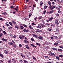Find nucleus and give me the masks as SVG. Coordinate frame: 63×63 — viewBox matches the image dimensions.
I'll return each instance as SVG.
<instances>
[{"label":"nucleus","mask_w":63,"mask_h":63,"mask_svg":"<svg viewBox=\"0 0 63 63\" xmlns=\"http://www.w3.org/2000/svg\"><path fill=\"white\" fill-rule=\"evenodd\" d=\"M19 37L20 39H21V40H22V39H23V38H24V36L23 35L22 36L20 35L19 36Z\"/></svg>","instance_id":"1"},{"label":"nucleus","mask_w":63,"mask_h":63,"mask_svg":"<svg viewBox=\"0 0 63 63\" xmlns=\"http://www.w3.org/2000/svg\"><path fill=\"white\" fill-rule=\"evenodd\" d=\"M37 27L38 28H42V26L40 25H38V26H37Z\"/></svg>","instance_id":"2"},{"label":"nucleus","mask_w":63,"mask_h":63,"mask_svg":"<svg viewBox=\"0 0 63 63\" xmlns=\"http://www.w3.org/2000/svg\"><path fill=\"white\" fill-rule=\"evenodd\" d=\"M38 39L39 40H43V38L42 36H39L38 37Z\"/></svg>","instance_id":"3"},{"label":"nucleus","mask_w":63,"mask_h":63,"mask_svg":"<svg viewBox=\"0 0 63 63\" xmlns=\"http://www.w3.org/2000/svg\"><path fill=\"white\" fill-rule=\"evenodd\" d=\"M12 60L15 63H16V60L15 59V58H13L12 59Z\"/></svg>","instance_id":"4"},{"label":"nucleus","mask_w":63,"mask_h":63,"mask_svg":"<svg viewBox=\"0 0 63 63\" xmlns=\"http://www.w3.org/2000/svg\"><path fill=\"white\" fill-rule=\"evenodd\" d=\"M41 26L42 27H43V28H44L45 27V25H44L43 24H41Z\"/></svg>","instance_id":"5"},{"label":"nucleus","mask_w":63,"mask_h":63,"mask_svg":"<svg viewBox=\"0 0 63 63\" xmlns=\"http://www.w3.org/2000/svg\"><path fill=\"white\" fill-rule=\"evenodd\" d=\"M4 52L6 54H8V51L7 50H5L4 51Z\"/></svg>","instance_id":"6"},{"label":"nucleus","mask_w":63,"mask_h":63,"mask_svg":"<svg viewBox=\"0 0 63 63\" xmlns=\"http://www.w3.org/2000/svg\"><path fill=\"white\" fill-rule=\"evenodd\" d=\"M23 31L24 32H28V31L26 29H24Z\"/></svg>","instance_id":"7"},{"label":"nucleus","mask_w":63,"mask_h":63,"mask_svg":"<svg viewBox=\"0 0 63 63\" xmlns=\"http://www.w3.org/2000/svg\"><path fill=\"white\" fill-rule=\"evenodd\" d=\"M29 27L30 29H33V28L32 27L31 25L29 26Z\"/></svg>","instance_id":"8"},{"label":"nucleus","mask_w":63,"mask_h":63,"mask_svg":"<svg viewBox=\"0 0 63 63\" xmlns=\"http://www.w3.org/2000/svg\"><path fill=\"white\" fill-rule=\"evenodd\" d=\"M25 47H26V48L28 49H29V47H28V46L27 45H26Z\"/></svg>","instance_id":"9"},{"label":"nucleus","mask_w":63,"mask_h":63,"mask_svg":"<svg viewBox=\"0 0 63 63\" xmlns=\"http://www.w3.org/2000/svg\"><path fill=\"white\" fill-rule=\"evenodd\" d=\"M21 56H22L23 57H24V58H25V56H24V55H23V54L21 53Z\"/></svg>","instance_id":"10"},{"label":"nucleus","mask_w":63,"mask_h":63,"mask_svg":"<svg viewBox=\"0 0 63 63\" xmlns=\"http://www.w3.org/2000/svg\"><path fill=\"white\" fill-rule=\"evenodd\" d=\"M37 32H42V31L39 29H37Z\"/></svg>","instance_id":"11"},{"label":"nucleus","mask_w":63,"mask_h":63,"mask_svg":"<svg viewBox=\"0 0 63 63\" xmlns=\"http://www.w3.org/2000/svg\"><path fill=\"white\" fill-rule=\"evenodd\" d=\"M8 44L9 45H14V43H13L12 42L9 43Z\"/></svg>","instance_id":"12"},{"label":"nucleus","mask_w":63,"mask_h":63,"mask_svg":"<svg viewBox=\"0 0 63 63\" xmlns=\"http://www.w3.org/2000/svg\"><path fill=\"white\" fill-rule=\"evenodd\" d=\"M45 43L46 45H48V42H47V41H46L45 42Z\"/></svg>","instance_id":"13"},{"label":"nucleus","mask_w":63,"mask_h":63,"mask_svg":"<svg viewBox=\"0 0 63 63\" xmlns=\"http://www.w3.org/2000/svg\"><path fill=\"white\" fill-rule=\"evenodd\" d=\"M49 19V20H50V21H51V20H52L53 19V17H51Z\"/></svg>","instance_id":"14"},{"label":"nucleus","mask_w":63,"mask_h":63,"mask_svg":"<svg viewBox=\"0 0 63 63\" xmlns=\"http://www.w3.org/2000/svg\"><path fill=\"white\" fill-rule=\"evenodd\" d=\"M2 40L3 42H7V39H4V38L2 39Z\"/></svg>","instance_id":"15"},{"label":"nucleus","mask_w":63,"mask_h":63,"mask_svg":"<svg viewBox=\"0 0 63 63\" xmlns=\"http://www.w3.org/2000/svg\"><path fill=\"white\" fill-rule=\"evenodd\" d=\"M52 49L53 50H57V48H52Z\"/></svg>","instance_id":"16"},{"label":"nucleus","mask_w":63,"mask_h":63,"mask_svg":"<svg viewBox=\"0 0 63 63\" xmlns=\"http://www.w3.org/2000/svg\"><path fill=\"white\" fill-rule=\"evenodd\" d=\"M0 56L2 57V58H3V54H1V53H0Z\"/></svg>","instance_id":"17"},{"label":"nucleus","mask_w":63,"mask_h":63,"mask_svg":"<svg viewBox=\"0 0 63 63\" xmlns=\"http://www.w3.org/2000/svg\"><path fill=\"white\" fill-rule=\"evenodd\" d=\"M56 8V7L55 6H53L51 8H50V10H53L54 8Z\"/></svg>","instance_id":"18"},{"label":"nucleus","mask_w":63,"mask_h":63,"mask_svg":"<svg viewBox=\"0 0 63 63\" xmlns=\"http://www.w3.org/2000/svg\"><path fill=\"white\" fill-rule=\"evenodd\" d=\"M31 45L32 46V47H35V48H36V46H35L33 44H31Z\"/></svg>","instance_id":"19"},{"label":"nucleus","mask_w":63,"mask_h":63,"mask_svg":"<svg viewBox=\"0 0 63 63\" xmlns=\"http://www.w3.org/2000/svg\"><path fill=\"white\" fill-rule=\"evenodd\" d=\"M42 23H43V24H45V25H46V23L45 22L42 21Z\"/></svg>","instance_id":"20"},{"label":"nucleus","mask_w":63,"mask_h":63,"mask_svg":"<svg viewBox=\"0 0 63 63\" xmlns=\"http://www.w3.org/2000/svg\"><path fill=\"white\" fill-rule=\"evenodd\" d=\"M13 47L14 48H16V45L14 44L13 45Z\"/></svg>","instance_id":"21"},{"label":"nucleus","mask_w":63,"mask_h":63,"mask_svg":"<svg viewBox=\"0 0 63 63\" xmlns=\"http://www.w3.org/2000/svg\"><path fill=\"white\" fill-rule=\"evenodd\" d=\"M43 1H41L40 2V5L41 6H42V5H43Z\"/></svg>","instance_id":"22"},{"label":"nucleus","mask_w":63,"mask_h":63,"mask_svg":"<svg viewBox=\"0 0 63 63\" xmlns=\"http://www.w3.org/2000/svg\"><path fill=\"white\" fill-rule=\"evenodd\" d=\"M24 42L25 43H28V41H27V40H24Z\"/></svg>","instance_id":"23"},{"label":"nucleus","mask_w":63,"mask_h":63,"mask_svg":"<svg viewBox=\"0 0 63 63\" xmlns=\"http://www.w3.org/2000/svg\"><path fill=\"white\" fill-rule=\"evenodd\" d=\"M15 27L16 28H17V29H18L19 28V27L17 26H15Z\"/></svg>","instance_id":"24"},{"label":"nucleus","mask_w":63,"mask_h":63,"mask_svg":"<svg viewBox=\"0 0 63 63\" xmlns=\"http://www.w3.org/2000/svg\"><path fill=\"white\" fill-rule=\"evenodd\" d=\"M54 45L55 46H58V44L57 43H54Z\"/></svg>","instance_id":"25"},{"label":"nucleus","mask_w":63,"mask_h":63,"mask_svg":"<svg viewBox=\"0 0 63 63\" xmlns=\"http://www.w3.org/2000/svg\"><path fill=\"white\" fill-rule=\"evenodd\" d=\"M31 39L32 40V41H33V42H35V40L33 38H31Z\"/></svg>","instance_id":"26"},{"label":"nucleus","mask_w":63,"mask_h":63,"mask_svg":"<svg viewBox=\"0 0 63 63\" xmlns=\"http://www.w3.org/2000/svg\"><path fill=\"white\" fill-rule=\"evenodd\" d=\"M9 24L11 26H13V24H12V23H11V22H9Z\"/></svg>","instance_id":"27"},{"label":"nucleus","mask_w":63,"mask_h":63,"mask_svg":"<svg viewBox=\"0 0 63 63\" xmlns=\"http://www.w3.org/2000/svg\"><path fill=\"white\" fill-rule=\"evenodd\" d=\"M47 6H45L44 7V9L45 10L47 9Z\"/></svg>","instance_id":"28"},{"label":"nucleus","mask_w":63,"mask_h":63,"mask_svg":"<svg viewBox=\"0 0 63 63\" xmlns=\"http://www.w3.org/2000/svg\"><path fill=\"white\" fill-rule=\"evenodd\" d=\"M17 37V36L16 35H15L13 36V37L14 38H16V37Z\"/></svg>","instance_id":"29"},{"label":"nucleus","mask_w":63,"mask_h":63,"mask_svg":"<svg viewBox=\"0 0 63 63\" xmlns=\"http://www.w3.org/2000/svg\"><path fill=\"white\" fill-rule=\"evenodd\" d=\"M3 32L4 34H5V35H7V33H6V32H5V31H3Z\"/></svg>","instance_id":"30"},{"label":"nucleus","mask_w":63,"mask_h":63,"mask_svg":"<svg viewBox=\"0 0 63 63\" xmlns=\"http://www.w3.org/2000/svg\"><path fill=\"white\" fill-rule=\"evenodd\" d=\"M51 54H52V55H54V56H55V54L52 53V52H51Z\"/></svg>","instance_id":"31"},{"label":"nucleus","mask_w":63,"mask_h":63,"mask_svg":"<svg viewBox=\"0 0 63 63\" xmlns=\"http://www.w3.org/2000/svg\"><path fill=\"white\" fill-rule=\"evenodd\" d=\"M58 51H63V50H62L61 49H58Z\"/></svg>","instance_id":"32"},{"label":"nucleus","mask_w":63,"mask_h":63,"mask_svg":"<svg viewBox=\"0 0 63 63\" xmlns=\"http://www.w3.org/2000/svg\"><path fill=\"white\" fill-rule=\"evenodd\" d=\"M36 44L37 45H38V46H41V45H40V44H39L38 43H36Z\"/></svg>","instance_id":"33"},{"label":"nucleus","mask_w":63,"mask_h":63,"mask_svg":"<svg viewBox=\"0 0 63 63\" xmlns=\"http://www.w3.org/2000/svg\"><path fill=\"white\" fill-rule=\"evenodd\" d=\"M57 2H59V3H61V1H59V0H57Z\"/></svg>","instance_id":"34"},{"label":"nucleus","mask_w":63,"mask_h":63,"mask_svg":"<svg viewBox=\"0 0 63 63\" xmlns=\"http://www.w3.org/2000/svg\"><path fill=\"white\" fill-rule=\"evenodd\" d=\"M8 28L9 29H12V27L11 26H9L8 27Z\"/></svg>","instance_id":"35"},{"label":"nucleus","mask_w":63,"mask_h":63,"mask_svg":"<svg viewBox=\"0 0 63 63\" xmlns=\"http://www.w3.org/2000/svg\"><path fill=\"white\" fill-rule=\"evenodd\" d=\"M20 28H21V29H23L24 27L23 26H20Z\"/></svg>","instance_id":"36"},{"label":"nucleus","mask_w":63,"mask_h":63,"mask_svg":"<svg viewBox=\"0 0 63 63\" xmlns=\"http://www.w3.org/2000/svg\"><path fill=\"white\" fill-rule=\"evenodd\" d=\"M55 24H56V25H57L58 26V25L59 23H58V22H55Z\"/></svg>","instance_id":"37"},{"label":"nucleus","mask_w":63,"mask_h":63,"mask_svg":"<svg viewBox=\"0 0 63 63\" xmlns=\"http://www.w3.org/2000/svg\"><path fill=\"white\" fill-rule=\"evenodd\" d=\"M59 47L60 48H62V49H63V46H59Z\"/></svg>","instance_id":"38"},{"label":"nucleus","mask_w":63,"mask_h":63,"mask_svg":"<svg viewBox=\"0 0 63 63\" xmlns=\"http://www.w3.org/2000/svg\"><path fill=\"white\" fill-rule=\"evenodd\" d=\"M12 22L14 24H16V22H15L14 21H12Z\"/></svg>","instance_id":"39"},{"label":"nucleus","mask_w":63,"mask_h":63,"mask_svg":"<svg viewBox=\"0 0 63 63\" xmlns=\"http://www.w3.org/2000/svg\"><path fill=\"white\" fill-rule=\"evenodd\" d=\"M34 37H35L36 38H38V36L35 34H34Z\"/></svg>","instance_id":"40"},{"label":"nucleus","mask_w":63,"mask_h":63,"mask_svg":"<svg viewBox=\"0 0 63 63\" xmlns=\"http://www.w3.org/2000/svg\"><path fill=\"white\" fill-rule=\"evenodd\" d=\"M29 19L28 18H25L24 19V20H25V21H26L27 20H28Z\"/></svg>","instance_id":"41"},{"label":"nucleus","mask_w":63,"mask_h":63,"mask_svg":"<svg viewBox=\"0 0 63 63\" xmlns=\"http://www.w3.org/2000/svg\"><path fill=\"white\" fill-rule=\"evenodd\" d=\"M56 58L58 60H59V57H58L57 56H56Z\"/></svg>","instance_id":"42"},{"label":"nucleus","mask_w":63,"mask_h":63,"mask_svg":"<svg viewBox=\"0 0 63 63\" xmlns=\"http://www.w3.org/2000/svg\"><path fill=\"white\" fill-rule=\"evenodd\" d=\"M48 4H49V5H51V3L49 1L48 2Z\"/></svg>","instance_id":"43"},{"label":"nucleus","mask_w":63,"mask_h":63,"mask_svg":"<svg viewBox=\"0 0 63 63\" xmlns=\"http://www.w3.org/2000/svg\"><path fill=\"white\" fill-rule=\"evenodd\" d=\"M24 62H25L26 63H29L27 61H26L25 60L24 61Z\"/></svg>","instance_id":"44"},{"label":"nucleus","mask_w":63,"mask_h":63,"mask_svg":"<svg viewBox=\"0 0 63 63\" xmlns=\"http://www.w3.org/2000/svg\"><path fill=\"white\" fill-rule=\"evenodd\" d=\"M59 57H61V58H62V57H63V55H59Z\"/></svg>","instance_id":"45"},{"label":"nucleus","mask_w":63,"mask_h":63,"mask_svg":"<svg viewBox=\"0 0 63 63\" xmlns=\"http://www.w3.org/2000/svg\"><path fill=\"white\" fill-rule=\"evenodd\" d=\"M0 20L1 21H3V20H4L3 19L1 18H0Z\"/></svg>","instance_id":"46"},{"label":"nucleus","mask_w":63,"mask_h":63,"mask_svg":"<svg viewBox=\"0 0 63 63\" xmlns=\"http://www.w3.org/2000/svg\"><path fill=\"white\" fill-rule=\"evenodd\" d=\"M5 24L7 26H9V24H8V23H5Z\"/></svg>","instance_id":"47"},{"label":"nucleus","mask_w":63,"mask_h":63,"mask_svg":"<svg viewBox=\"0 0 63 63\" xmlns=\"http://www.w3.org/2000/svg\"><path fill=\"white\" fill-rule=\"evenodd\" d=\"M55 15H56V16H59V14L58 13H57L55 14Z\"/></svg>","instance_id":"48"},{"label":"nucleus","mask_w":63,"mask_h":63,"mask_svg":"<svg viewBox=\"0 0 63 63\" xmlns=\"http://www.w3.org/2000/svg\"><path fill=\"white\" fill-rule=\"evenodd\" d=\"M46 25H47V26H49V25H50V24H48L47 23H46Z\"/></svg>","instance_id":"49"},{"label":"nucleus","mask_w":63,"mask_h":63,"mask_svg":"<svg viewBox=\"0 0 63 63\" xmlns=\"http://www.w3.org/2000/svg\"><path fill=\"white\" fill-rule=\"evenodd\" d=\"M19 46L20 47H22V45L20 44H19Z\"/></svg>","instance_id":"50"},{"label":"nucleus","mask_w":63,"mask_h":63,"mask_svg":"<svg viewBox=\"0 0 63 63\" xmlns=\"http://www.w3.org/2000/svg\"><path fill=\"white\" fill-rule=\"evenodd\" d=\"M48 30L49 31H51V30H52V29H49L48 28Z\"/></svg>","instance_id":"51"},{"label":"nucleus","mask_w":63,"mask_h":63,"mask_svg":"<svg viewBox=\"0 0 63 63\" xmlns=\"http://www.w3.org/2000/svg\"><path fill=\"white\" fill-rule=\"evenodd\" d=\"M43 13L44 15H45L46 13V10H45L44 11H43Z\"/></svg>","instance_id":"52"},{"label":"nucleus","mask_w":63,"mask_h":63,"mask_svg":"<svg viewBox=\"0 0 63 63\" xmlns=\"http://www.w3.org/2000/svg\"><path fill=\"white\" fill-rule=\"evenodd\" d=\"M23 26H24V27H27V25H26L25 24H23Z\"/></svg>","instance_id":"53"},{"label":"nucleus","mask_w":63,"mask_h":63,"mask_svg":"<svg viewBox=\"0 0 63 63\" xmlns=\"http://www.w3.org/2000/svg\"><path fill=\"white\" fill-rule=\"evenodd\" d=\"M51 26L52 27V26H55V25L54 24H52L51 25Z\"/></svg>","instance_id":"54"},{"label":"nucleus","mask_w":63,"mask_h":63,"mask_svg":"<svg viewBox=\"0 0 63 63\" xmlns=\"http://www.w3.org/2000/svg\"><path fill=\"white\" fill-rule=\"evenodd\" d=\"M42 17V16H41L40 17H38V18H39V19H41Z\"/></svg>","instance_id":"55"},{"label":"nucleus","mask_w":63,"mask_h":63,"mask_svg":"<svg viewBox=\"0 0 63 63\" xmlns=\"http://www.w3.org/2000/svg\"><path fill=\"white\" fill-rule=\"evenodd\" d=\"M33 59L34 60H36V58L35 57H33Z\"/></svg>","instance_id":"56"},{"label":"nucleus","mask_w":63,"mask_h":63,"mask_svg":"<svg viewBox=\"0 0 63 63\" xmlns=\"http://www.w3.org/2000/svg\"><path fill=\"white\" fill-rule=\"evenodd\" d=\"M28 12L29 13H31V10H28Z\"/></svg>","instance_id":"57"},{"label":"nucleus","mask_w":63,"mask_h":63,"mask_svg":"<svg viewBox=\"0 0 63 63\" xmlns=\"http://www.w3.org/2000/svg\"><path fill=\"white\" fill-rule=\"evenodd\" d=\"M53 12H54V10H52L50 11V12L51 13H53Z\"/></svg>","instance_id":"58"},{"label":"nucleus","mask_w":63,"mask_h":63,"mask_svg":"<svg viewBox=\"0 0 63 63\" xmlns=\"http://www.w3.org/2000/svg\"><path fill=\"white\" fill-rule=\"evenodd\" d=\"M54 37H55V39H56L58 38V37H57V36H55Z\"/></svg>","instance_id":"59"},{"label":"nucleus","mask_w":63,"mask_h":63,"mask_svg":"<svg viewBox=\"0 0 63 63\" xmlns=\"http://www.w3.org/2000/svg\"><path fill=\"white\" fill-rule=\"evenodd\" d=\"M46 21H47V22H49V21H50L49 19V20L47 19Z\"/></svg>","instance_id":"60"},{"label":"nucleus","mask_w":63,"mask_h":63,"mask_svg":"<svg viewBox=\"0 0 63 63\" xmlns=\"http://www.w3.org/2000/svg\"><path fill=\"white\" fill-rule=\"evenodd\" d=\"M0 37H1L2 36H3V34L2 33H0Z\"/></svg>","instance_id":"61"},{"label":"nucleus","mask_w":63,"mask_h":63,"mask_svg":"<svg viewBox=\"0 0 63 63\" xmlns=\"http://www.w3.org/2000/svg\"><path fill=\"white\" fill-rule=\"evenodd\" d=\"M50 5V6L49 8H50V9L52 8V6H51V4Z\"/></svg>","instance_id":"62"},{"label":"nucleus","mask_w":63,"mask_h":63,"mask_svg":"<svg viewBox=\"0 0 63 63\" xmlns=\"http://www.w3.org/2000/svg\"><path fill=\"white\" fill-rule=\"evenodd\" d=\"M12 61L11 60H9L8 61L9 63H11Z\"/></svg>","instance_id":"63"},{"label":"nucleus","mask_w":63,"mask_h":63,"mask_svg":"<svg viewBox=\"0 0 63 63\" xmlns=\"http://www.w3.org/2000/svg\"><path fill=\"white\" fill-rule=\"evenodd\" d=\"M12 43H13L14 44H15V41H14L13 40H12Z\"/></svg>","instance_id":"64"}]
</instances>
